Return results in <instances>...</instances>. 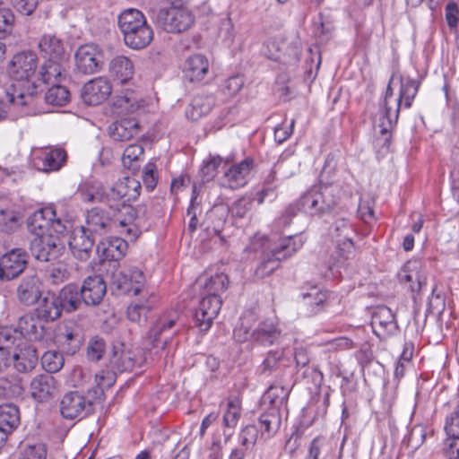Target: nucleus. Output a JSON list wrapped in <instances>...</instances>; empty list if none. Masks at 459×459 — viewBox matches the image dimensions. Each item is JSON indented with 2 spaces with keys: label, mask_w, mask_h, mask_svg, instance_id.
<instances>
[{
  "label": "nucleus",
  "mask_w": 459,
  "mask_h": 459,
  "mask_svg": "<svg viewBox=\"0 0 459 459\" xmlns=\"http://www.w3.org/2000/svg\"><path fill=\"white\" fill-rule=\"evenodd\" d=\"M210 63L207 57L201 54L188 56L183 66V74L190 82H201L208 74Z\"/></svg>",
  "instance_id": "35"
},
{
  "label": "nucleus",
  "mask_w": 459,
  "mask_h": 459,
  "mask_svg": "<svg viewBox=\"0 0 459 459\" xmlns=\"http://www.w3.org/2000/svg\"><path fill=\"white\" fill-rule=\"evenodd\" d=\"M74 56L77 69L86 74L98 73L105 62L104 51L96 44H84L79 47Z\"/></svg>",
  "instance_id": "15"
},
{
  "label": "nucleus",
  "mask_w": 459,
  "mask_h": 459,
  "mask_svg": "<svg viewBox=\"0 0 459 459\" xmlns=\"http://www.w3.org/2000/svg\"><path fill=\"white\" fill-rule=\"evenodd\" d=\"M304 305L307 307L310 314L318 313L327 299V292L317 286H311L302 294Z\"/></svg>",
  "instance_id": "51"
},
{
  "label": "nucleus",
  "mask_w": 459,
  "mask_h": 459,
  "mask_svg": "<svg viewBox=\"0 0 459 459\" xmlns=\"http://www.w3.org/2000/svg\"><path fill=\"white\" fill-rule=\"evenodd\" d=\"M289 395V391L281 385H271L263 395V403H269L277 411L280 407L286 403Z\"/></svg>",
  "instance_id": "53"
},
{
  "label": "nucleus",
  "mask_w": 459,
  "mask_h": 459,
  "mask_svg": "<svg viewBox=\"0 0 459 459\" xmlns=\"http://www.w3.org/2000/svg\"><path fill=\"white\" fill-rule=\"evenodd\" d=\"M27 252L14 248L0 257V279L10 281L19 276L26 267Z\"/></svg>",
  "instance_id": "19"
},
{
  "label": "nucleus",
  "mask_w": 459,
  "mask_h": 459,
  "mask_svg": "<svg viewBox=\"0 0 459 459\" xmlns=\"http://www.w3.org/2000/svg\"><path fill=\"white\" fill-rule=\"evenodd\" d=\"M40 295V281L35 275L26 277L19 285V300L27 306L34 304Z\"/></svg>",
  "instance_id": "42"
},
{
  "label": "nucleus",
  "mask_w": 459,
  "mask_h": 459,
  "mask_svg": "<svg viewBox=\"0 0 459 459\" xmlns=\"http://www.w3.org/2000/svg\"><path fill=\"white\" fill-rule=\"evenodd\" d=\"M83 342V334L81 326L74 321H67L59 325L48 341V346L54 342L62 351L67 354L75 353Z\"/></svg>",
  "instance_id": "12"
},
{
  "label": "nucleus",
  "mask_w": 459,
  "mask_h": 459,
  "mask_svg": "<svg viewBox=\"0 0 459 459\" xmlns=\"http://www.w3.org/2000/svg\"><path fill=\"white\" fill-rule=\"evenodd\" d=\"M108 133L115 141H126L138 134V124L133 118L121 119L109 126Z\"/></svg>",
  "instance_id": "46"
},
{
  "label": "nucleus",
  "mask_w": 459,
  "mask_h": 459,
  "mask_svg": "<svg viewBox=\"0 0 459 459\" xmlns=\"http://www.w3.org/2000/svg\"><path fill=\"white\" fill-rule=\"evenodd\" d=\"M122 216L111 220L101 209L93 208L87 212L86 226L83 227L91 234L116 230L130 240H135L148 228L149 211L144 204L125 206Z\"/></svg>",
  "instance_id": "1"
},
{
  "label": "nucleus",
  "mask_w": 459,
  "mask_h": 459,
  "mask_svg": "<svg viewBox=\"0 0 459 459\" xmlns=\"http://www.w3.org/2000/svg\"><path fill=\"white\" fill-rule=\"evenodd\" d=\"M178 320L177 311L168 312L161 315L151 327L144 342L145 349L149 350L151 360L155 359V356L166 348L177 333L173 327L176 326Z\"/></svg>",
  "instance_id": "8"
},
{
  "label": "nucleus",
  "mask_w": 459,
  "mask_h": 459,
  "mask_svg": "<svg viewBox=\"0 0 459 459\" xmlns=\"http://www.w3.org/2000/svg\"><path fill=\"white\" fill-rule=\"evenodd\" d=\"M305 238L301 234L283 237L270 247V251L264 255L263 260L257 265L255 274L257 278H264L273 273L281 260L294 255L304 245Z\"/></svg>",
  "instance_id": "6"
},
{
  "label": "nucleus",
  "mask_w": 459,
  "mask_h": 459,
  "mask_svg": "<svg viewBox=\"0 0 459 459\" xmlns=\"http://www.w3.org/2000/svg\"><path fill=\"white\" fill-rule=\"evenodd\" d=\"M30 100L22 91H6L0 96V121L6 118L14 119L19 115L27 114L24 106Z\"/></svg>",
  "instance_id": "22"
},
{
  "label": "nucleus",
  "mask_w": 459,
  "mask_h": 459,
  "mask_svg": "<svg viewBox=\"0 0 459 459\" xmlns=\"http://www.w3.org/2000/svg\"><path fill=\"white\" fill-rule=\"evenodd\" d=\"M158 178L157 166L154 161L151 160L144 166L143 171V181L149 191L155 188L158 183Z\"/></svg>",
  "instance_id": "61"
},
{
  "label": "nucleus",
  "mask_w": 459,
  "mask_h": 459,
  "mask_svg": "<svg viewBox=\"0 0 459 459\" xmlns=\"http://www.w3.org/2000/svg\"><path fill=\"white\" fill-rule=\"evenodd\" d=\"M203 288V295L217 296L221 298L229 283L228 276L223 273H216L213 275L205 274L198 280Z\"/></svg>",
  "instance_id": "41"
},
{
  "label": "nucleus",
  "mask_w": 459,
  "mask_h": 459,
  "mask_svg": "<svg viewBox=\"0 0 459 459\" xmlns=\"http://www.w3.org/2000/svg\"><path fill=\"white\" fill-rule=\"evenodd\" d=\"M259 423L268 436H271L277 431L281 424L279 411L275 408H271L268 412H264L260 416Z\"/></svg>",
  "instance_id": "55"
},
{
  "label": "nucleus",
  "mask_w": 459,
  "mask_h": 459,
  "mask_svg": "<svg viewBox=\"0 0 459 459\" xmlns=\"http://www.w3.org/2000/svg\"><path fill=\"white\" fill-rule=\"evenodd\" d=\"M400 283L407 284L412 293H420L427 283L423 263L418 259L407 261L398 273Z\"/></svg>",
  "instance_id": "18"
},
{
  "label": "nucleus",
  "mask_w": 459,
  "mask_h": 459,
  "mask_svg": "<svg viewBox=\"0 0 459 459\" xmlns=\"http://www.w3.org/2000/svg\"><path fill=\"white\" fill-rule=\"evenodd\" d=\"M61 313L60 302L54 294L43 298L35 310V316L45 322L57 319Z\"/></svg>",
  "instance_id": "45"
},
{
  "label": "nucleus",
  "mask_w": 459,
  "mask_h": 459,
  "mask_svg": "<svg viewBox=\"0 0 459 459\" xmlns=\"http://www.w3.org/2000/svg\"><path fill=\"white\" fill-rule=\"evenodd\" d=\"M108 71L114 80L126 83L133 78L134 66L127 56H116L109 62Z\"/></svg>",
  "instance_id": "39"
},
{
  "label": "nucleus",
  "mask_w": 459,
  "mask_h": 459,
  "mask_svg": "<svg viewBox=\"0 0 459 459\" xmlns=\"http://www.w3.org/2000/svg\"><path fill=\"white\" fill-rule=\"evenodd\" d=\"M280 336L281 332L273 320L264 321L252 333L247 329L244 323H241V325L234 330V337L238 342H243L252 340L264 346L272 345L278 342Z\"/></svg>",
  "instance_id": "13"
},
{
  "label": "nucleus",
  "mask_w": 459,
  "mask_h": 459,
  "mask_svg": "<svg viewBox=\"0 0 459 459\" xmlns=\"http://www.w3.org/2000/svg\"><path fill=\"white\" fill-rule=\"evenodd\" d=\"M333 447L329 440L323 436L315 437L309 444L308 453L306 459H326L332 453Z\"/></svg>",
  "instance_id": "52"
},
{
  "label": "nucleus",
  "mask_w": 459,
  "mask_h": 459,
  "mask_svg": "<svg viewBox=\"0 0 459 459\" xmlns=\"http://www.w3.org/2000/svg\"><path fill=\"white\" fill-rule=\"evenodd\" d=\"M215 104L213 96H195L186 109V116L192 121H197L208 115Z\"/></svg>",
  "instance_id": "43"
},
{
  "label": "nucleus",
  "mask_w": 459,
  "mask_h": 459,
  "mask_svg": "<svg viewBox=\"0 0 459 459\" xmlns=\"http://www.w3.org/2000/svg\"><path fill=\"white\" fill-rule=\"evenodd\" d=\"M333 230L337 238V245L329 258L328 273H325L327 278L341 276V269L346 268L349 261L354 256L351 225L346 220L342 219L334 223Z\"/></svg>",
  "instance_id": "5"
},
{
  "label": "nucleus",
  "mask_w": 459,
  "mask_h": 459,
  "mask_svg": "<svg viewBox=\"0 0 459 459\" xmlns=\"http://www.w3.org/2000/svg\"><path fill=\"white\" fill-rule=\"evenodd\" d=\"M22 343L20 332L15 328L7 325L0 326V345L10 349L13 345Z\"/></svg>",
  "instance_id": "60"
},
{
  "label": "nucleus",
  "mask_w": 459,
  "mask_h": 459,
  "mask_svg": "<svg viewBox=\"0 0 459 459\" xmlns=\"http://www.w3.org/2000/svg\"><path fill=\"white\" fill-rule=\"evenodd\" d=\"M371 327L379 338L394 333L397 329V323L393 311L385 306L377 307L372 314Z\"/></svg>",
  "instance_id": "27"
},
{
  "label": "nucleus",
  "mask_w": 459,
  "mask_h": 459,
  "mask_svg": "<svg viewBox=\"0 0 459 459\" xmlns=\"http://www.w3.org/2000/svg\"><path fill=\"white\" fill-rule=\"evenodd\" d=\"M143 155V148L141 144L128 145L123 152V166L128 169H136L138 168V161Z\"/></svg>",
  "instance_id": "54"
},
{
  "label": "nucleus",
  "mask_w": 459,
  "mask_h": 459,
  "mask_svg": "<svg viewBox=\"0 0 459 459\" xmlns=\"http://www.w3.org/2000/svg\"><path fill=\"white\" fill-rule=\"evenodd\" d=\"M19 226V215L13 209L0 210V229L5 232H11Z\"/></svg>",
  "instance_id": "59"
},
{
  "label": "nucleus",
  "mask_w": 459,
  "mask_h": 459,
  "mask_svg": "<svg viewBox=\"0 0 459 459\" xmlns=\"http://www.w3.org/2000/svg\"><path fill=\"white\" fill-rule=\"evenodd\" d=\"M65 59L46 60L37 72V90L45 84H55L60 82L64 71Z\"/></svg>",
  "instance_id": "37"
},
{
  "label": "nucleus",
  "mask_w": 459,
  "mask_h": 459,
  "mask_svg": "<svg viewBox=\"0 0 459 459\" xmlns=\"http://www.w3.org/2000/svg\"><path fill=\"white\" fill-rule=\"evenodd\" d=\"M47 449L42 444L27 446L21 453L18 459H46Z\"/></svg>",
  "instance_id": "63"
},
{
  "label": "nucleus",
  "mask_w": 459,
  "mask_h": 459,
  "mask_svg": "<svg viewBox=\"0 0 459 459\" xmlns=\"http://www.w3.org/2000/svg\"><path fill=\"white\" fill-rule=\"evenodd\" d=\"M105 349L106 343L102 338L98 336L92 337L87 348L88 358L94 361L100 360L103 356Z\"/></svg>",
  "instance_id": "62"
},
{
  "label": "nucleus",
  "mask_w": 459,
  "mask_h": 459,
  "mask_svg": "<svg viewBox=\"0 0 459 459\" xmlns=\"http://www.w3.org/2000/svg\"><path fill=\"white\" fill-rule=\"evenodd\" d=\"M69 247L73 255L81 261H86L90 258L94 239L91 237L83 226L73 230L69 241Z\"/></svg>",
  "instance_id": "28"
},
{
  "label": "nucleus",
  "mask_w": 459,
  "mask_h": 459,
  "mask_svg": "<svg viewBox=\"0 0 459 459\" xmlns=\"http://www.w3.org/2000/svg\"><path fill=\"white\" fill-rule=\"evenodd\" d=\"M43 368L49 373L58 372L64 366L62 354L56 351H48L41 357Z\"/></svg>",
  "instance_id": "56"
},
{
  "label": "nucleus",
  "mask_w": 459,
  "mask_h": 459,
  "mask_svg": "<svg viewBox=\"0 0 459 459\" xmlns=\"http://www.w3.org/2000/svg\"><path fill=\"white\" fill-rule=\"evenodd\" d=\"M253 167L254 160L250 158L231 165L224 171L221 186L230 189H238L245 186L250 179Z\"/></svg>",
  "instance_id": "20"
},
{
  "label": "nucleus",
  "mask_w": 459,
  "mask_h": 459,
  "mask_svg": "<svg viewBox=\"0 0 459 459\" xmlns=\"http://www.w3.org/2000/svg\"><path fill=\"white\" fill-rule=\"evenodd\" d=\"M39 48L46 60L65 59L63 44L55 35H44L39 40Z\"/></svg>",
  "instance_id": "48"
},
{
  "label": "nucleus",
  "mask_w": 459,
  "mask_h": 459,
  "mask_svg": "<svg viewBox=\"0 0 459 459\" xmlns=\"http://www.w3.org/2000/svg\"><path fill=\"white\" fill-rule=\"evenodd\" d=\"M158 22L168 32H182L194 23V15L188 8H162L157 14Z\"/></svg>",
  "instance_id": "14"
},
{
  "label": "nucleus",
  "mask_w": 459,
  "mask_h": 459,
  "mask_svg": "<svg viewBox=\"0 0 459 459\" xmlns=\"http://www.w3.org/2000/svg\"><path fill=\"white\" fill-rule=\"evenodd\" d=\"M141 184L131 177L119 179L108 191L109 201L130 202L134 201L140 195Z\"/></svg>",
  "instance_id": "33"
},
{
  "label": "nucleus",
  "mask_w": 459,
  "mask_h": 459,
  "mask_svg": "<svg viewBox=\"0 0 459 459\" xmlns=\"http://www.w3.org/2000/svg\"><path fill=\"white\" fill-rule=\"evenodd\" d=\"M92 403L79 392H70L64 395L60 403V411L65 419H74L86 415Z\"/></svg>",
  "instance_id": "26"
},
{
  "label": "nucleus",
  "mask_w": 459,
  "mask_h": 459,
  "mask_svg": "<svg viewBox=\"0 0 459 459\" xmlns=\"http://www.w3.org/2000/svg\"><path fill=\"white\" fill-rule=\"evenodd\" d=\"M38 56L32 51H22L15 54L7 65V74L17 82L22 91L31 99L37 92Z\"/></svg>",
  "instance_id": "3"
},
{
  "label": "nucleus",
  "mask_w": 459,
  "mask_h": 459,
  "mask_svg": "<svg viewBox=\"0 0 459 459\" xmlns=\"http://www.w3.org/2000/svg\"><path fill=\"white\" fill-rule=\"evenodd\" d=\"M178 320L177 311L168 312L161 315L151 327L144 342L145 349L149 350L151 360L155 359V356L166 348L177 333L173 327L176 326Z\"/></svg>",
  "instance_id": "7"
},
{
  "label": "nucleus",
  "mask_w": 459,
  "mask_h": 459,
  "mask_svg": "<svg viewBox=\"0 0 459 459\" xmlns=\"http://www.w3.org/2000/svg\"><path fill=\"white\" fill-rule=\"evenodd\" d=\"M18 350L12 353V365L20 373L34 369L38 364L37 348L32 344L22 342L17 344Z\"/></svg>",
  "instance_id": "32"
},
{
  "label": "nucleus",
  "mask_w": 459,
  "mask_h": 459,
  "mask_svg": "<svg viewBox=\"0 0 459 459\" xmlns=\"http://www.w3.org/2000/svg\"><path fill=\"white\" fill-rule=\"evenodd\" d=\"M41 321L32 315L22 316L18 323L20 335L30 341L39 342L42 345L48 346V341H51V333Z\"/></svg>",
  "instance_id": "24"
},
{
  "label": "nucleus",
  "mask_w": 459,
  "mask_h": 459,
  "mask_svg": "<svg viewBox=\"0 0 459 459\" xmlns=\"http://www.w3.org/2000/svg\"><path fill=\"white\" fill-rule=\"evenodd\" d=\"M56 297L60 302L62 311L66 312H74L78 309L82 300L80 290L75 284L65 285Z\"/></svg>",
  "instance_id": "47"
},
{
  "label": "nucleus",
  "mask_w": 459,
  "mask_h": 459,
  "mask_svg": "<svg viewBox=\"0 0 459 459\" xmlns=\"http://www.w3.org/2000/svg\"><path fill=\"white\" fill-rule=\"evenodd\" d=\"M20 425V411L16 405L5 403L0 405V429L11 434Z\"/></svg>",
  "instance_id": "49"
},
{
  "label": "nucleus",
  "mask_w": 459,
  "mask_h": 459,
  "mask_svg": "<svg viewBox=\"0 0 459 459\" xmlns=\"http://www.w3.org/2000/svg\"><path fill=\"white\" fill-rule=\"evenodd\" d=\"M419 90V83L409 76L394 74L386 88L383 101V108L379 117V127L382 134L389 133L396 125L400 108L411 107Z\"/></svg>",
  "instance_id": "2"
},
{
  "label": "nucleus",
  "mask_w": 459,
  "mask_h": 459,
  "mask_svg": "<svg viewBox=\"0 0 459 459\" xmlns=\"http://www.w3.org/2000/svg\"><path fill=\"white\" fill-rule=\"evenodd\" d=\"M118 27L124 36L125 44L133 49L147 47L153 39L152 28L137 9L123 11L118 16Z\"/></svg>",
  "instance_id": "4"
},
{
  "label": "nucleus",
  "mask_w": 459,
  "mask_h": 459,
  "mask_svg": "<svg viewBox=\"0 0 459 459\" xmlns=\"http://www.w3.org/2000/svg\"><path fill=\"white\" fill-rule=\"evenodd\" d=\"M128 245L121 238H110L101 240L97 246V253L101 261H119L126 254Z\"/></svg>",
  "instance_id": "34"
},
{
  "label": "nucleus",
  "mask_w": 459,
  "mask_h": 459,
  "mask_svg": "<svg viewBox=\"0 0 459 459\" xmlns=\"http://www.w3.org/2000/svg\"><path fill=\"white\" fill-rule=\"evenodd\" d=\"M241 415V401L238 397H229L223 409L222 422L226 429H233Z\"/></svg>",
  "instance_id": "50"
},
{
  "label": "nucleus",
  "mask_w": 459,
  "mask_h": 459,
  "mask_svg": "<svg viewBox=\"0 0 459 459\" xmlns=\"http://www.w3.org/2000/svg\"><path fill=\"white\" fill-rule=\"evenodd\" d=\"M145 277L135 266L115 271L110 275V284L118 291L127 295H139L145 291Z\"/></svg>",
  "instance_id": "11"
},
{
  "label": "nucleus",
  "mask_w": 459,
  "mask_h": 459,
  "mask_svg": "<svg viewBox=\"0 0 459 459\" xmlns=\"http://www.w3.org/2000/svg\"><path fill=\"white\" fill-rule=\"evenodd\" d=\"M319 198H322L321 195H314V187H311L300 196L297 203L287 207L284 215L281 218L282 223L284 225L289 224L290 218L295 216L298 211L311 216L320 215L318 212L319 208L318 206L316 207Z\"/></svg>",
  "instance_id": "30"
},
{
  "label": "nucleus",
  "mask_w": 459,
  "mask_h": 459,
  "mask_svg": "<svg viewBox=\"0 0 459 459\" xmlns=\"http://www.w3.org/2000/svg\"><path fill=\"white\" fill-rule=\"evenodd\" d=\"M144 100L141 94L126 89L115 97L113 105L119 114L134 113L143 108Z\"/></svg>",
  "instance_id": "38"
},
{
  "label": "nucleus",
  "mask_w": 459,
  "mask_h": 459,
  "mask_svg": "<svg viewBox=\"0 0 459 459\" xmlns=\"http://www.w3.org/2000/svg\"><path fill=\"white\" fill-rule=\"evenodd\" d=\"M36 166L44 172L59 170L66 161V152L61 148H44L35 152Z\"/></svg>",
  "instance_id": "31"
},
{
  "label": "nucleus",
  "mask_w": 459,
  "mask_h": 459,
  "mask_svg": "<svg viewBox=\"0 0 459 459\" xmlns=\"http://www.w3.org/2000/svg\"><path fill=\"white\" fill-rule=\"evenodd\" d=\"M443 450L448 459H459V436H447Z\"/></svg>",
  "instance_id": "64"
},
{
  "label": "nucleus",
  "mask_w": 459,
  "mask_h": 459,
  "mask_svg": "<svg viewBox=\"0 0 459 459\" xmlns=\"http://www.w3.org/2000/svg\"><path fill=\"white\" fill-rule=\"evenodd\" d=\"M178 320L177 311L168 312L161 315L151 327L144 342L145 349L149 350L151 360L155 359V356L166 348L177 333L173 327L176 326Z\"/></svg>",
  "instance_id": "9"
},
{
  "label": "nucleus",
  "mask_w": 459,
  "mask_h": 459,
  "mask_svg": "<svg viewBox=\"0 0 459 459\" xmlns=\"http://www.w3.org/2000/svg\"><path fill=\"white\" fill-rule=\"evenodd\" d=\"M284 46V42L277 39H270L264 44V55L269 59L286 63L287 61L282 54V49Z\"/></svg>",
  "instance_id": "58"
},
{
  "label": "nucleus",
  "mask_w": 459,
  "mask_h": 459,
  "mask_svg": "<svg viewBox=\"0 0 459 459\" xmlns=\"http://www.w3.org/2000/svg\"><path fill=\"white\" fill-rule=\"evenodd\" d=\"M221 299L217 296L204 295L195 313L196 326L202 331H208L221 307Z\"/></svg>",
  "instance_id": "21"
},
{
  "label": "nucleus",
  "mask_w": 459,
  "mask_h": 459,
  "mask_svg": "<svg viewBox=\"0 0 459 459\" xmlns=\"http://www.w3.org/2000/svg\"><path fill=\"white\" fill-rule=\"evenodd\" d=\"M112 93L110 81L100 76L90 80L82 88V98L88 105H100L106 101Z\"/></svg>",
  "instance_id": "25"
},
{
  "label": "nucleus",
  "mask_w": 459,
  "mask_h": 459,
  "mask_svg": "<svg viewBox=\"0 0 459 459\" xmlns=\"http://www.w3.org/2000/svg\"><path fill=\"white\" fill-rule=\"evenodd\" d=\"M314 195H321L317 201L318 212L320 215L331 212L338 204L339 201V189L336 186L333 185H319L315 186Z\"/></svg>",
  "instance_id": "40"
},
{
  "label": "nucleus",
  "mask_w": 459,
  "mask_h": 459,
  "mask_svg": "<svg viewBox=\"0 0 459 459\" xmlns=\"http://www.w3.org/2000/svg\"><path fill=\"white\" fill-rule=\"evenodd\" d=\"M60 234L34 235L30 240V251L37 260L48 262L58 257L64 245Z\"/></svg>",
  "instance_id": "16"
},
{
  "label": "nucleus",
  "mask_w": 459,
  "mask_h": 459,
  "mask_svg": "<svg viewBox=\"0 0 459 459\" xmlns=\"http://www.w3.org/2000/svg\"><path fill=\"white\" fill-rule=\"evenodd\" d=\"M150 359L149 352L143 353L139 349H126L124 344L114 346L113 355L110 358V364L113 368L119 371L133 370L141 368Z\"/></svg>",
  "instance_id": "17"
},
{
  "label": "nucleus",
  "mask_w": 459,
  "mask_h": 459,
  "mask_svg": "<svg viewBox=\"0 0 459 459\" xmlns=\"http://www.w3.org/2000/svg\"><path fill=\"white\" fill-rule=\"evenodd\" d=\"M28 229L32 236L45 234H63L66 227L56 218V210L46 206L35 211L28 219Z\"/></svg>",
  "instance_id": "10"
},
{
  "label": "nucleus",
  "mask_w": 459,
  "mask_h": 459,
  "mask_svg": "<svg viewBox=\"0 0 459 459\" xmlns=\"http://www.w3.org/2000/svg\"><path fill=\"white\" fill-rule=\"evenodd\" d=\"M141 295V298L133 301L127 307V317L130 321L140 323L146 320L148 313L154 307L157 299L149 290Z\"/></svg>",
  "instance_id": "36"
},
{
  "label": "nucleus",
  "mask_w": 459,
  "mask_h": 459,
  "mask_svg": "<svg viewBox=\"0 0 459 459\" xmlns=\"http://www.w3.org/2000/svg\"><path fill=\"white\" fill-rule=\"evenodd\" d=\"M80 292L82 301L89 306L100 304L107 293V285L100 275L88 276L81 287Z\"/></svg>",
  "instance_id": "29"
},
{
  "label": "nucleus",
  "mask_w": 459,
  "mask_h": 459,
  "mask_svg": "<svg viewBox=\"0 0 459 459\" xmlns=\"http://www.w3.org/2000/svg\"><path fill=\"white\" fill-rule=\"evenodd\" d=\"M69 95L70 93L66 88L55 83L47 91L45 100L48 104L63 106L68 102Z\"/></svg>",
  "instance_id": "57"
},
{
  "label": "nucleus",
  "mask_w": 459,
  "mask_h": 459,
  "mask_svg": "<svg viewBox=\"0 0 459 459\" xmlns=\"http://www.w3.org/2000/svg\"><path fill=\"white\" fill-rule=\"evenodd\" d=\"M58 393V384L49 374H39L32 377L29 385L30 396L38 403H46Z\"/></svg>",
  "instance_id": "23"
},
{
  "label": "nucleus",
  "mask_w": 459,
  "mask_h": 459,
  "mask_svg": "<svg viewBox=\"0 0 459 459\" xmlns=\"http://www.w3.org/2000/svg\"><path fill=\"white\" fill-rule=\"evenodd\" d=\"M77 195L86 203L109 202L108 193L104 191L103 186L98 181H85L81 184Z\"/></svg>",
  "instance_id": "44"
}]
</instances>
